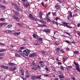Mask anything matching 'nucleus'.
Listing matches in <instances>:
<instances>
[{
  "instance_id": "f257e3e1",
  "label": "nucleus",
  "mask_w": 80,
  "mask_h": 80,
  "mask_svg": "<svg viewBox=\"0 0 80 80\" xmlns=\"http://www.w3.org/2000/svg\"><path fill=\"white\" fill-rule=\"evenodd\" d=\"M69 23L68 22H62L61 24V25L63 26L64 27H66L68 28L71 29L72 28V27L70 26H68Z\"/></svg>"
},
{
  "instance_id": "f03ea898",
  "label": "nucleus",
  "mask_w": 80,
  "mask_h": 80,
  "mask_svg": "<svg viewBox=\"0 0 80 80\" xmlns=\"http://www.w3.org/2000/svg\"><path fill=\"white\" fill-rule=\"evenodd\" d=\"M30 52V51L28 49H26L25 50H24L22 52V53L23 54H25L26 56L28 57L29 53Z\"/></svg>"
},
{
  "instance_id": "7ed1b4c3",
  "label": "nucleus",
  "mask_w": 80,
  "mask_h": 80,
  "mask_svg": "<svg viewBox=\"0 0 80 80\" xmlns=\"http://www.w3.org/2000/svg\"><path fill=\"white\" fill-rule=\"evenodd\" d=\"M73 64L75 65L76 67V70L78 71L79 72H80V67L79 66V64L78 62H76L75 61L73 62Z\"/></svg>"
},
{
  "instance_id": "20e7f679",
  "label": "nucleus",
  "mask_w": 80,
  "mask_h": 80,
  "mask_svg": "<svg viewBox=\"0 0 80 80\" xmlns=\"http://www.w3.org/2000/svg\"><path fill=\"white\" fill-rule=\"evenodd\" d=\"M29 18L34 21L37 20V19L32 14H30L29 15Z\"/></svg>"
},
{
  "instance_id": "39448f33",
  "label": "nucleus",
  "mask_w": 80,
  "mask_h": 80,
  "mask_svg": "<svg viewBox=\"0 0 80 80\" xmlns=\"http://www.w3.org/2000/svg\"><path fill=\"white\" fill-rule=\"evenodd\" d=\"M72 13L71 12H70L69 13V15L68 16V17L67 18V20H70V18H72Z\"/></svg>"
},
{
  "instance_id": "423d86ee",
  "label": "nucleus",
  "mask_w": 80,
  "mask_h": 80,
  "mask_svg": "<svg viewBox=\"0 0 80 80\" xmlns=\"http://www.w3.org/2000/svg\"><path fill=\"white\" fill-rule=\"evenodd\" d=\"M15 7V9L18 11L19 12L20 11L21 12H22V9L21 8H20L18 6L15 5H14Z\"/></svg>"
},
{
  "instance_id": "0eeeda50",
  "label": "nucleus",
  "mask_w": 80,
  "mask_h": 80,
  "mask_svg": "<svg viewBox=\"0 0 80 80\" xmlns=\"http://www.w3.org/2000/svg\"><path fill=\"white\" fill-rule=\"evenodd\" d=\"M37 54L35 53H30L29 56L30 58L35 57L37 56Z\"/></svg>"
},
{
  "instance_id": "6e6552de",
  "label": "nucleus",
  "mask_w": 80,
  "mask_h": 80,
  "mask_svg": "<svg viewBox=\"0 0 80 80\" xmlns=\"http://www.w3.org/2000/svg\"><path fill=\"white\" fill-rule=\"evenodd\" d=\"M13 18L17 22H19L20 20V18L14 15L13 16Z\"/></svg>"
},
{
  "instance_id": "1a4fd4ad",
  "label": "nucleus",
  "mask_w": 80,
  "mask_h": 80,
  "mask_svg": "<svg viewBox=\"0 0 80 80\" xmlns=\"http://www.w3.org/2000/svg\"><path fill=\"white\" fill-rule=\"evenodd\" d=\"M23 4L24 6V7H26V8H27L28 7H30L31 5L30 3L28 2L27 3H23Z\"/></svg>"
},
{
  "instance_id": "9d476101",
  "label": "nucleus",
  "mask_w": 80,
  "mask_h": 80,
  "mask_svg": "<svg viewBox=\"0 0 80 80\" xmlns=\"http://www.w3.org/2000/svg\"><path fill=\"white\" fill-rule=\"evenodd\" d=\"M42 31L44 32H45L46 33H49L50 32V30L49 29V28L46 29H44L43 30H42Z\"/></svg>"
},
{
  "instance_id": "9b49d317",
  "label": "nucleus",
  "mask_w": 80,
  "mask_h": 80,
  "mask_svg": "<svg viewBox=\"0 0 80 80\" xmlns=\"http://www.w3.org/2000/svg\"><path fill=\"white\" fill-rule=\"evenodd\" d=\"M43 15V13L42 11H40L39 12V17L41 19H42V17Z\"/></svg>"
},
{
  "instance_id": "f8f14e48",
  "label": "nucleus",
  "mask_w": 80,
  "mask_h": 80,
  "mask_svg": "<svg viewBox=\"0 0 80 80\" xmlns=\"http://www.w3.org/2000/svg\"><path fill=\"white\" fill-rule=\"evenodd\" d=\"M1 67L2 68H4V69H8V66H6L2 65L1 66Z\"/></svg>"
},
{
  "instance_id": "ddd939ff",
  "label": "nucleus",
  "mask_w": 80,
  "mask_h": 80,
  "mask_svg": "<svg viewBox=\"0 0 80 80\" xmlns=\"http://www.w3.org/2000/svg\"><path fill=\"white\" fill-rule=\"evenodd\" d=\"M32 78V80H35V79H37L36 76H31Z\"/></svg>"
},
{
  "instance_id": "4468645a",
  "label": "nucleus",
  "mask_w": 80,
  "mask_h": 80,
  "mask_svg": "<svg viewBox=\"0 0 80 80\" xmlns=\"http://www.w3.org/2000/svg\"><path fill=\"white\" fill-rule=\"evenodd\" d=\"M42 75H38V76H36V79H42V78H41L42 77Z\"/></svg>"
},
{
  "instance_id": "2eb2a0df",
  "label": "nucleus",
  "mask_w": 80,
  "mask_h": 80,
  "mask_svg": "<svg viewBox=\"0 0 80 80\" xmlns=\"http://www.w3.org/2000/svg\"><path fill=\"white\" fill-rule=\"evenodd\" d=\"M31 69L34 70V71H37L38 70V68L37 67H32Z\"/></svg>"
},
{
  "instance_id": "dca6fc26",
  "label": "nucleus",
  "mask_w": 80,
  "mask_h": 80,
  "mask_svg": "<svg viewBox=\"0 0 80 80\" xmlns=\"http://www.w3.org/2000/svg\"><path fill=\"white\" fill-rule=\"evenodd\" d=\"M13 12L15 14V15L16 16H18L19 15V13L17 11H14Z\"/></svg>"
},
{
  "instance_id": "f3484780",
  "label": "nucleus",
  "mask_w": 80,
  "mask_h": 80,
  "mask_svg": "<svg viewBox=\"0 0 80 80\" xmlns=\"http://www.w3.org/2000/svg\"><path fill=\"white\" fill-rule=\"evenodd\" d=\"M56 53H59V52L60 51V48H57L56 49Z\"/></svg>"
},
{
  "instance_id": "a211bd4d",
  "label": "nucleus",
  "mask_w": 80,
  "mask_h": 80,
  "mask_svg": "<svg viewBox=\"0 0 80 80\" xmlns=\"http://www.w3.org/2000/svg\"><path fill=\"white\" fill-rule=\"evenodd\" d=\"M20 71L22 73V75H24V71L22 69H21Z\"/></svg>"
},
{
  "instance_id": "6ab92c4d",
  "label": "nucleus",
  "mask_w": 80,
  "mask_h": 80,
  "mask_svg": "<svg viewBox=\"0 0 80 80\" xmlns=\"http://www.w3.org/2000/svg\"><path fill=\"white\" fill-rule=\"evenodd\" d=\"M55 8L56 10H59L60 8V7L58 5H57L55 6Z\"/></svg>"
},
{
  "instance_id": "aec40b11",
  "label": "nucleus",
  "mask_w": 80,
  "mask_h": 80,
  "mask_svg": "<svg viewBox=\"0 0 80 80\" xmlns=\"http://www.w3.org/2000/svg\"><path fill=\"white\" fill-rule=\"evenodd\" d=\"M4 25H7V23L6 22H3L2 23H0V27H2Z\"/></svg>"
},
{
  "instance_id": "412c9836",
  "label": "nucleus",
  "mask_w": 80,
  "mask_h": 80,
  "mask_svg": "<svg viewBox=\"0 0 80 80\" xmlns=\"http://www.w3.org/2000/svg\"><path fill=\"white\" fill-rule=\"evenodd\" d=\"M21 32H15L13 33V35L14 36H17V35H19L20 34Z\"/></svg>"
},
{
  "instance_id": "4be33fe9",
  "label": "nucleus",
  "mask_w": 80,
  "mask_h": 80,
  "mask_svg": "<svg viewBox=\"0 0 80 80\" xmlns=\"http://www.w3.org/2000/svg\"><path fill=\"white\" fill-rule=\"evenodd\" d=\"M52 24H56L57 25H58V22H57L56 21H55L54 20H52Z\"/></svg>"
},
{
  "instance_id": "5701e85b",
  "label": "nucleus",
  "mask_w": 80,
  "mask_h": 80,
  "mask_svg": "<svg viewBox=\"0 0 80 80\" xmlns=\"http://www.w3.org/2000/svg\"><path fill=\"white\" fill-rule=\"evenodd\" d=\"M16 69H17V68L16 67H15L13 68H11L10 70H11V71H13L15 70Z\"/></svg>"
},
{
  "instance_id": "b1692460",
  "label": "nucleus",
  "mask_w": 80,
  "mask_h": 80,
  "mask_svg": "<svg viewBox=\"0 0 80 80\" xmlns=\"http://www.w3.org/2000/svg\"><path fill=\"white\" fill-rule=\"evenodd\" d=\"M58 77L60 79H62L65 78L64 76L62 75H59Z\"/></svg>"
},
{
  "instance_id": "393cba45",
  "label": "nucleus",
  "mask_w": 80,
  "mask_h": 80,
  "mask_svg": "<svg viewBox=\"0 0 80 80\" xmlns=\"http://www.w3.org/2000/svg\"><path fill=\"white\" fill-rule=\"evenodd\" d=\"M3 32L4 33H10V30H7V31H3Z\"/></svg>"
},
{
  "instance_id": "a878e982",
  "label": "nucleus",
  "mask_w": 80,
  "mask_h": 80,
  "mask_svg": "<svg viewBox=\"0 0 80 80\" xmlns=\"http://www.w3.org/2000/svg\"><path fill=\"white\" fill-rule=\"evenodd\" d=\"M15 55L16 57H21V55L18 53H16Z\"/></svg>"
},
{
  "instance_id": "bb28decb",
  "label": "nucleus",
  "mask_w": 80,
  "mask_h": 80,
  "mask_svg": "<svg viewBox=\"0 0 80 80\" xmlns=\"http://www.w3.org/2000/svg\"><path fill=\"white\" fill-rule=\"evenodd\" d=\"M41 23H42L44 25L46 24V22H45V21H44L43 20H42L41 21Z\"/></svg>"
},
{
  "instance_id": "cd10ccee",
  "label": "nucleus",
  "mask_w": 80,
  "mask_h": 80,
  "mask_svg": "<svg viewBox=\"0 0 80 80\" xmlns=\"http://www.w3.org/2000/svg\"><path fill=\"white\" fill-rule=\"evenodd\" d=\"M51 68L52 69V70L53 71H56L55 67H54L52 66L51 67Z\"/></svg>"
},
{
  "instance_id": "c85d7f7f",
  "label": "nucleus",
  "mask_w": 80,
  "mask_h": 80,
  "mask_svg": "<svg viewBox=\"0 0 80 80\" xmlns=\"http://www.w3.org/2000/svg\"><path fill=\"white\" fill-rule=\"evenodd\" d=\"M54 44L57 46H58L59 45V43L57 41H56V42H55L54 43Z\"/></svg>"
},
{
  "instance_id": "c756f323",
  "label": "nucleus",
  "mask_w": 80,
  "mask_h": 80,
  "mask_svg": "<svg viewBox=\"0 0 80 80\" xmlns=\"http://www.w3.org/2000/svg\"><path fill=\"white\" fill-rule=\"evenodd\" d=\"M52 14L53 16H54L57 15V14L56 13V12H52Z\"/></svg>"
},
{
  "instance_id": "7c9ffc66",
  "label": "nucleus",
  "mask_w": 80,
  "mask_h": 80,
  "mask_svg": "<svg viewBox=\"0 0 80 80\" xmlns=\"http://www.w3.org/2000/svg\"><path fill=\"white\" fill-rule=\"evenodd\" d=\"M0 20L1 21H2L3 22V21H5V18H1L0 19Z\"/></svg>"
},
{
  "instance_id": "2f4dec72",
  "label": "nucleus",
  "mask_w": 80,
  "mask_h": 80,
  "mask_svg": "<svg viewBox=\"0 0 80 80\" xmlns=\"http://www.w3.org/2000/svg\"><path fill=\"white\" fill-rule=\"evenodd\" d=\"M73 53L77 55L78 54V51H73Z\"/></svg>"
},
{
  "instance_id": "473e14b6",
  "label": "nucleus",
  "mask_w": 80,
  "mask_h": 80,
  "mask_svg": "<svg viewBox=\"0 0 80 80\" xmlns=\"http://www.w3.org/2000/svg\"><path fill=\"white\" fill-rule=\"evenodd\" d=\"M0 7H1V8H3V9L5 8H6L5 6L2 5H0Z\"/></svg>"
},
{
  "instance_id": "72a5a7b5",
  "label": "nucleus",
  "mask_w": 80,
  "mask_h": 80,
  "mask_svg": "<svg viewBox=\"0 0 80 80\" xmlns=\"http://www.w3.org/2000/svg\"><path fill=\"white\" fill-rule=\"evenodd\" d=\"M5 51H6V49H3L2 50H0V52H5Z\"/></svg>"
},
{
  "instance_id": "f704fd0d",
  "label": "nucleus",
  "mask_w": 80,
  "mask_h": 80,
  "mask_svg": "<svg viewBox=\"0 0 80 80\" xmlns=\"http://www.w3.org/2000/svg\"><path fill=\"white\" fill-rule=\"evenodd\" d=\"M36 19H37V20H35V21H38L40 22H41L42 20L41 19H38L37 18H36Z\"/></svg>"
},
{
  "instance_id": "c9c22d12",
  "label": "nucleus",
  "mask_w": 80,
  "mask_h": 80,
  "mask_svg": "<svg viewBox=\"0 0 80 80\" xmlns=\"http://www.w3.org/2000/svg\"><path fill=\"white\" fill-rule=\"evenodd\" d=\"M42 38H38V41H42Z\"/></svg>"
},
{
  "instance_id": "e433bc0d",
  "label": "nucleus",
  "mask_w": 80,
  "mask_h": 80,
  "mask_svg": "<svg viewBox=\"0 0 80 80\" xmlns=\"http://www.w3.org/2000/svg\"><path fill=\"white\" fill-rule=\"evenodd\" d=\"M66 60H67V58H63V59H62V60L63 61V62H65Z\"/></svg>"
},
{
  "instance_id": "4c0bfd02",
  "label": "nucleus",
  "mask_w": 80,
  "mask_h": 80,
  "mask_svg": "<svg viewBox=\"0 0 80 80\" xmlns=\"http://www.w3.org/2000/svg\"><path fill=\"white\" fill-rule=\"evenodd\" d=\"M17 52L18 53L22 52V51L21 50H18L17 51Z\"/></svg>"
},
{
  "instance_id": "58836bf2",
  "label": "nucleus",
  "mask_w": 80,
  "mask_h": 80,
  "mask_svg": "<svg viewBox=\"0 0 80 80\" xmlns=\"http://www.w3.org/2000/svg\"><path fill=\"white\" fill-rule=\"evenodd\" d=\"M60 52H61L62 53H65V52L63 50H60Z\"/></svg>"
},
{
  "instance_id": "ea45409f",
  "label": "nucleus",
  "mask_w": 80,
  "mask_h": 80,
  "mask_svg": "<svg viewBox=\"0 0 80 80\" xmlns=\"http://www.w3.org/2000/svg\"><path fill=\"white\" fill-rule=\"evenodd\" d=\"M65 42H66L68 44H70V42L69 41L66 40L65 41Z\"/></svg>"
},
{
  "instance_id": "a19ab883",
  "label": "nucleus",
  "mask_w": 80,
  "mask_h": 80,
  "mask_svg": "<svg viewBox=\"0 0 80 80\" xmlns=\"http://www.w3.org/2000/svg\"><path fill=\"white\" fill-rule=\"evenodd\" d=\"M57 1L59 2L60 3H63V2L61 0H57Z\"/></svg>"
},
{
  "instance_id": "79ce46f5",
  "label": "nucleus",
  "mask_w": 80,
  "mask_h": 80,
  "mask_svg": "<svg viewBox=\"0 0 80 80\" xmlns=\"http://www.w3.org/2000/svg\"><path fill=\"white\" fill-rule=\"evenodd\" d=\"M61 69H62V70H64V67H63L62 66H61Z\"/></svg>"
},
{
  "instance_id": "37998d69",
  "label": "nucleus",
  "mask_w": 80,
  "mask_h": 80,
  "mask_svg": "<svg viewBox=\"0 0 80 80\" xmlns=\"http://www.w3.org/2000/svg\"><path fill=\"white\" fill-rule=\"evenodd\" d=\"M67 67L70 69L72 68V67L71 66H68Z\"/></svg>"
},
{
  "instance_id": "c03bdc74",
  "label": "nucleus",
  "mask_w": 80,
  "mask_h": 80,
  "mask_svg": "<svg viewBox=\"0 0 80 80\" xmlns=\"http://www.w3.org/2000/svg\"><path fill=\"white\" fill-rule=\"evenodd\" d=\"M10 65L13 66L15 65V64L14 63H10Z\"/></svg>"
},
{
  "instance_id": "a18cd8bd",
  "label": "nucleus",
  "mask_w": 80,
  "mask_h": 80,
  "mask_svg": "<svg viewBox=\"0 0 80 80\" xmlns=\"http://www.w3.org/2000/svg\"><path fill=\"white\" fill-rule=\"evenodd\" d=\"M41 52L42 53V54H45V52L44 51H41Z\"/></svg>"
},
{
  "instance_id": "49530a36",
  "label": "nucleus",
  "mask_w": 80,
  "mask_h": 80,
  "mask_svg": "<svg viewBox=\"0 0 80 80\" xmlns=\"http://www.w3.org/2000/svg\"><path fill=\"white\" fill-rule=\"evenodd\" d=\"M44 77H49V75L48 74H44Z\"/></svg>"
},
{
  "instance_id": "de8ad7c7",
  "label": "nucleus",
  "mask_w": 80,
  "mask_h": 80,
  "mask_svg": "<svg viewBox=\"0 0 80 80\" xmlns=\"http://www.w3.org/2000/svg\"><path fill=\"white\" fill-rule=\"evenodd\" d=\"M17 24L18 26L21 27L22 26V25L21 24H20V23H17Z\"/></svg>"
},
{
  "instance_id": "09e8293b",
  "label": "nucleus",
  "mask_w": 80,
  "mask_h": 80,
  "mask_svg": "<svg viewBox=\"0 0 80 80\" xmlns=\"http://www.w3.org/2000/svg\"><path fill=\"white\" fill-rule=\"evenodd\" d=\"M46 19H47L48 21H49V22H51V20H50V19H49L48 18H46Z\"/></svg>"
},
{
  "instance_id": "8fccbe9b",
  "label": "nucleus",
  "mask_w": 80,
  "mask_h": 80,
  "mask_svg": "<svg viewBox=\"0 0 80 80\" xmlns=\"http://www.w3.org/2000/svg\"><path fill=\"white\" fill-rule=\"evenodd\" d=\"M38 24V27H41L42 26V25L39 24Z\"/></svg>"
},
{
  "instance_id": "3c124183",
  "label": "nucleus",
  "mask_w": 80,
  "mask_h": 80,
  "mask_svg": "<svg viewBox=\"0 0 80 80\" xmlns=\"http://www.w3.org/2000/svg\"><path fill=\"white\" fill-rule=\"evenodd\" d=\"M21 0L23 2V3H24L25 2H27V0Z\"/></svg>"
},
{
  "instance_id": "603ef678",
  "label": "nucleus",
  "mask_w": 80,
  "mask_h": 80,
  "mask_svg": "<svg viewBox=\"0 0 80 80\" xmlns=\"http://www.w3.org/2000/svg\"><path fill=\"white\" fill-rule=\"evenodd\" d=\"M59 74H60V75H63L62 72L61 71H59Z\"/></svg>"
},
{
  "instance_id": "864d4df0",
  "label": "nucleus",
  "mask_w": 80,
  "mask_h": 80,
  "mask_svg": "<svg viewBox=\"0 0 80 80\" xmlns=\"http://www.w3.org/2000/svg\"><path fill=\"white\" fill-rule=\"evenodd\" d=\"M4 53H0V56H3Z\"/></svg>"
},
{
  "instance_id": "5fc2aeb1",
  "label": "nucleus",
  "mask_w": 80,
  "mask_h": 80,
  "mask_svg": "<svg viewBox=\"0 0 80 80\" xmlns=\"http://www.w3.org/2000/svg\"><path fill=\"white\" fill-rule=\"evenodd\" d=\"M0 45H3V46H5V44L3 43H2L1 42H0Z\"/></svg>"
},
{
  "instance_id": "6e6d98bb",
  "label": "nucleus",
  "mask_w": 80,
  "mask_h": 80,
  "mask_svg": "<svg viewBox=\"0 0 80 80\" xmlns=\"http://www.w3.org/2000/svg\"><path fill=\"white\" fill-rule=\"evenodd\" d=\"M26 78H30V76H29L28 74L26 76Z\"/></svg>"
},
{
  "instance_id": "4d7b16f0",
  "label": "nucleus",
  "mask_w": 80,
  "mask_h": 80,
  "mask_svg": "<svg viewBox=\"0 0 80 80\" xmlns=\"http://www.w3.org/2000/svg\"><path fill=\"white\" fill-rule=\"evenodd\" d=\"M65 33L66 34H68V35L70 36H71V35L69 33H68V32H65Z\"/></svg>"
},
{
  "instance_id": "13d9d810",
  "label": "nucleus",
  "mask_w": 80,
  "mask_h": 80,
  "mask_svg": "<svg viewBox=\"0 0 80 80\" xmlns=\"http://www.w3.org/2000/svg\"><path fill=\"white\" fill-rule=\"evenodd\" d=\"M7 28H10V25H9L7 26Z\"/></svg>"
},
{
  "instance_id": "bf43d9fd",
  "label": "nucleus",
  "mask_w": 80,
  "mask_h": 80,
  "mask_svg": "<svg viewBox=\"0 0 80 80\" xmlns=\"http://www.w3.org/2000/svg\"><path fill=\"white\" fill-rule=\"evenodd\" d=\"M24 48V47H21L20 48V49L23 50Z\"/></svg>"
},
{
  "instance_id": "052dcab7",
  "label": "nucleus",
  "mask_w": 80,
  "mask_h": 80,
  "mask_svg": "<svg viewBox=\"0 0 80 80\" xmlns=\"http://www.w3.org/2000/svg\"><path fill=\"white\" fill-rule=\"evenodd\" d=\"M40 66H41V67H43V64H40Z\"/></svg>"
},
{
  "instance_id": "680f3d73",
  "label": "nucleus",
  "mask_w": 80,
  "mask_h": 80,
  "mask_svg": "<svg viewBox=\"0 0 80 80\" xmlns=\"http://www.w3.org/2000/svg\"><path fill=\"white\" fill-rule=\"evenodd\" d=\"M59 18L58 17H57L56 18V20L57 21L59 19Z\"/></svg>"
},
{
  "instance_id": "e2e57ef3",
  "label": "nucleus",
  "mask_w": 80,
  "mask_h": 80,
  "mask_svg": "<svg viewBox=\"0 0 80 80\" xmlns=\"http://www.w3.org/2000/svg\"><path fill=\"white\" fill-rule=\"evenodd\" d=\"M43 63V62L42 61H40L39 63L40 64H42L41 63Z\"/></svg>"
},
{
  "instance_id": "0e129e2a",
  "label": "nucleus",
  "mask_w": 80,
  "mask_h": 80,
  "mask_svg": "<svg viewBox=\"0 0 80 80\" xmlns=\"http://www.w3.org/2000/svg\"><path fill=\"white\" fill-rule=\"evenodd\" d=\"M37 68L38 69H41V67L39 65H38L37 67Z\"/></svg>"
},
{
  "instance_id": "69168bd1",
  "label": "nucleus",
  "mask_w": 80,
  "mask_h": 80,
  "mask_svg": "<svg viewBox=\"0 0 80 80\" xmlns=\"http://www.w3.org/2000/svg\"><path fill=\"white\" fill-rule=\"evenodd\" d=\"M47 71H49V69H48V68H44Z\"/></svg>"
},
{
  "instance_id": "338daca9",
  "label": "nucleus",
  "mask_w": 80,
  "mask_h": 80,
  "mask_svg": "<svg viewBox=\"0 0 80 80\" xmlns=\"http://www.w3.org/2000/svg\"><path fill=\"white\" fill-rule=\"evenodd\" d=\"M59 78H55V80H58Z\"/></svg>"
},
{
  "instance_id": "774afa93",
  "label": "nucleus",
  "mask_w": 80,
  "mask_h": 80,
  "mask_svg": "<svg viewBox=\"0 0 80 80\" xmlns=\"http://www.w3.org/2000/svg\"><path fill=\"white\" fill-rule=\"evenodd\" d=\"M58 65H60V64H62V63L61 62H58Z\"/></svg>"
}]
</instances>
